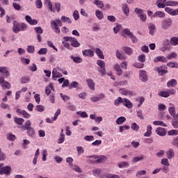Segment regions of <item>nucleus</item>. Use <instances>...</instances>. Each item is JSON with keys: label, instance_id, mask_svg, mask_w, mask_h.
<instances>
[{"label": "nucleus", "instance_id": "1", "mask_svg": "<svg viewBox=\"0 0 178 178\" xmlns=\"http://www.w3.org/2000/svg\"><path fill=\"white\" fill-rule=\"evenodd\" d=\"M63 40L66 42L69 41V42L71 43L72 47H73L74 48H79V47H80V43L79 42V41H77V39H76V38L65 36L63 38Z\"/></svg>", "mask_w": 178, "mask_h": 178}, {"label": "nucleus", "instance_id": "2", "mask_svg": "<svg viewBox=\"0 0 178 178\" xmlns=\"http://www.w3.org/2000/svg\"><path fill=\"white\" fill-rule=\"evenodd\" d=\"M97 64L100 67L99 70V73L102 74V76H105L106 74V70H105V62L102 60H98Z\"/></svg>", "mask_w": 178, "mask_h": 178}, {"label": "nucleus", "instance_id": "3", "mask_svg": "<svg viewBox=\"0 0 178 178\" xmlns=\"http://www.w3.org/2000/svg\"><path fill=\"white\" fill-rule=\"evenodd\" d=\"M172 19L168 18L166 19H164L162 22L161 27L163 30H166L172 26Z\"/></svg>", "mask_w": 178, "mask_h": 178}, {"label": "nucleus", "instance_id": "4", "mask_svg": "<svg viewBox=\"0 0 178 178\" xmlns=\"http://www.w3.org/2000/svg\"><path fill=\"white\" fill-rule=\"evenodd\" d=\"M11 168L9 166L3 167V164H0V175H10Z\"/></svg>", "mask_w": 178, "mask_h": 178}, {"label": "nucleus", "instance_id": "5", "mask_svg": "<svg viewBox=\"0 0 178 178\" xmlns=\"http://www.w3.org/2000/svg\"><path fill=\"white\" fill-rule=\"evenodd\" d=\"M139 76V79L141 81L145 82L148 80V75L145 70H140Z\"/></svg>", "mask_w": 178, "mask_h": 178}, {"label": "nucleus", "instance_id": "6", "mask_svg": "<svg viewBox=\"0 0 178 178\" xmlns=\"http://www.w3.org/2000/svg\"><path fill=\"white\" fill-rule=\"evenodd\" d=\"M16 112L17 113L22 115L23 118H24L25 119H30V118H31V115L24 110L17 108Z\"/></svg>", "mask_w": 178, "mask_h": 178}, {"label": "nucleus", "instance_id": "7", "mask_svg": "<svg viewBox=\"0 0 178 178\" xmlns=\"http://www.w3.org/2000/svg\"><path fill=\"white\" fill-rule=\"evenodd\" d=\"M25 19H26V22H27V23H29L31 26H35L38 23V21H37V19H31V17L30 15H26Z\"/></svg>", "mask_w": 178, "mask_h": 178}, {"label": "nucleus", "instance_id": "8", "mask_svg": "<svg viewBox=\"0 0 178 178\" xmlns=\"http://www.w3.org/2000/svg\"><path fill=\"white\" fill-rule=\"evenodd\" d=\"M13 24V31L14 33H19V31H21L20 24H19L17 21H14Z\"/></svg>", "mask_w": 178, "mask_h": 178}, {"label": "nucleus", "instance_id": "9", "mask_svg": "<svg viewBox=\"0 0 178 178\" xmlns=\"http://www.w3.org/2000/svg\"><path fill=\"white\" fill-rule=\"evenodd\" d=\"M122 104L124 106H126V108H128L129 109H131V108H133V103H131V102L127 98L123 99Z\"/></svg>", "mask_w": 178, "mask_h": 178}, {"label": "nucleus", "instance_id": "10", "mask_svg": "<svg viewBox=\"0 0 178 178\" xmlns=\"http://www.w3.org/2000/svg\"><path fill=\"white\" fill-rule=\"evenodd\" d=\"M86 83L90 90H92V91H95V82H94V80L91 79H87Z\"/></svg>", "mask_w": 178, "mask_h": 178}, {"label": "nucleus", "instance_id": "11", "mask_svg": "<svg viewBox=\"0 0 178 178\" xmlns=\"http://www.w3.org/2000/svg\"><path fill=\"white\" fill-rule=\"evenodd\" d=\"M156 133L158 134V136H161V137L166 136V130H165V128L157 127L156 129Z\"/></svg>", "mask_w": 178, "mask_h": 178}, {"label": "nucleus", "instance_id": "12", "mask_svg": "<svg viewBox=\"0 0 178 178\" xmlns=\"http://www.w3.org/2000/svg\"><path fill=\"white\" fill-rule=\"evenodd\" d=\"M83 56H88L89 58H92L94 56V51L91 49H86L82 51Z\"/></svg>", "mask_w": 178, "mask_h": 178}, {"label": "nucleus", "instance_id": "13", "mask_svg": "<svg viewBox=\"0 0 178 178\" xmlns=\"http://www.w3.org/2000/svg\"><path fill=\"white\" fill-rule=\"evenodd\" d=\"M154 63H158V62H163L164 63H166L168 60L163 56H159L154 58Z\"/></svg>", "mask_w": 178, "mask_h": 178}, {"label": "nucleus", "instance_id": "14", "mask_svg": "<svg viewBox=\"0 0 178 178\" xmlns=\"http://www.w3.org/2000/svg\"><path fill=\"white\" fill-rule=\"evenodd\" d=\"M62 74H60L58 70H56V68L53 69L52 71V77L53 80H56V79H59V77H62Z\"/></svg>", "mask_w": 178, "mask_h": 178}, {"label": "nucleus", "instance_id": "15", "mask_svg": "<svg viewBox=\"0 0 178 178\" xmlns=\"http://www.w3.org/2000/svg\"><path fill=\"white\" fill-rule=\"evenodd\" d=\"M152 136V126L151 124L147 125V131L144 134L145 137H151Z\"/></svg>", "mask_w": 178, "mask_h": 178}, {"label": "nucleus", "instance_id": "16", "mask_svg": "<svg viewBox=\"0 0 178 178\" xmlns=\"http://www.w3.org/2000/svg\"><path fill=\"white\" fill-rule=\"evenodd\" d=\"M166 0H157L156 2V5L158 8L163 9L166 6Z\"/></svg>", "mask_w": 178, "mask_h": 178}, {"label": "nucleus", "instance_id": "17", "mask_svg": "<svg viewBox=\"0 0 178 178\" xmlns=\"http://www.w3.org/2000/svg\"><path fill=\"white\" fill-rule=\"evenodd\" d=\"M116 57L118 58V59H120V60H124V59H126L127 58L124 53H121L120 51H119V50L116 51Z\"/></svg>", "mask_w": 178, "mask_h": 178}, {"label": "nucleus", "instance_id": "18", "mask_svg": "<svg viewBox=\"0 0 178 178\" xmlns=\"http://www.w3.org/2000/svg\"><path fill=\"white\" fill-rule=\"evenodd\" d=\"M155 70L158 72L159 76H163V74H166V73H168L167 70H163L162 67H156Z\"/></svg>", "mask_w": 178, "mask_h": 178}, {"label": "nucleus", "instance_id": "19", "mask_svg": "<svg viewBox=\"0 0 178 178\" xmlns=\"http://www.w3.org/2000/svg\"><path fill=\"white\" fill-rule=\"evenodd\" d=\"M26 133L28 136L31 138H34V137H35V131L34 130V128H30L29 129H27Z\"/></svg>", "mask_w": 178, "mask_h": 178}, {"label": "nucleus", "instance_id": "20", "mask_svg": "<svg viewBox=\"0 0 178 178\" xmlns=\"http://www.w3.org/2000/svg\"><path fill=\"white\" fill-rule=\"evenodd\" d=\"M166 16V15L165 14V12L163 11H156L154 13L153 17H161L163 18Z\"/></svg>", "mask_w": 178, "mask_h": 178}, {"label": "nucleus", "instance_id": "21", "mask_svg": "<svg viewBox=\"0 0 178 178\" xmlns=\"http://www.w3.org/2000/svg\"><path fill=\"white\" fill-rule=\"evenodd\" d=\"M0 73H2L6 77H8L9 71L8 70V67H0Z\"/></svg>", "mask_w": 178, "mask_h": 178}, {"label": "nucleus", "instance_id": "22", "mask_svg": "<svg viewBox=\"0 0 178 178\" xmlns=\"http://www.w3.org/2000/svg\"><path fill=\"white\" fill-rule=\"evenodd\" d=\"M129 166H130V164L127 161H122L118 163V168H120V169H124L129 168Z\"/></svg>", "mask_w": 178, "mask_h": 178}, {"label": "nucleus", "instance_id": "23", "mask_svg": "<svg viewBox=\"0 0 178 178\" xmlns=\"http://www.w3.org/2000/svg\"><path fill=\"white\" fill-rule=\"evenodd\" d=\"M95 54L97 55V56L100 59H104L105 58V56H104V52L102 51L101 49L96 48L95 49Z\"/></svg>", "mask_w": 178, "mask_h": 178}, {"label": "nucleus", "instance_id": "24", "mask_svg": "<svg viewBox=\"0 0 178 178\" xmlns=\"http://www.w3.org/2000/svg\"><path fill=\"white\" fill-rule=\"evenodd\" d=\"M177 86V81L176 79H172L167 82V87H175Z\"/></svg>", "mask_w": 178, "mask_h": 178}, {"label": "nucleus", "instance_id": "25", "mask_svg": "<svg viewBox=\"0 0 178 178\" xmlns=\"http://www.w3.org/2000/svg\"><path fill=\"white\" fill-rule=\"evenodd\" d=\"M114 70L116 72L118 76H122L123 71L122 70V68L120 67V65H115L114 66Z\"/></svg>", "mask_w": 178, "mask_h": 178}, {"label": "nucleus", "instance_id": "26", "mask_svg": "<svg viewBox=\"0 0 178 178\" xmlns=\"http://www.w3.org/2000/svg\"><path fill=\"white\" fill-rule=\"evenodd\" d=\"M31 128V122L30 120H27L25 124L22 127V129H23V130H29Z\"/></svg>", "mask_w": 178, "mask_h": 178}, {"label": "nucleus", "instance_id": "27", "mask_svg": "<svg viewBox=\"0 0 178 178\" xmlns=\"http://www.w3.org/2000/svg\"><path fill=\"white\" fill-rule=\"evenodd\" d=\"M148 27L149 30V34H151V35H154V33H155V30H156V27H155V24H149L148 25Z\"/></svg>", "mask_w": 178, "mask_h": 178}, {"label": "nucleus", "instance_id": "28", "mask_svg": "<svg viewBox=\"0 0 178 178\" xmlns=\"http://www.w3.org/2000/svg\"><path fill=\"white\" fill-rule=\"evenodd\" d=\"M165 6H177L178 2L174 1H168L166 0L165 2Z\"/></svg>", "mask_w": 178, "mask_h": 178}, {"label": "nucleus", "instance_id": "29", "mask_svg": "<svg viewBox=\"0 0 178 178\" xmlns=\"http://www.w3.org/2000/svg\"><path fill=\"white\" fill-rule=\"evenodd\" d=\"M122 50L127 54V55H132L133 54V49L129 47H124Z\"/></svg>", "mask_w": 178, "mask_h": 178}, {"label": "nucleus", "instance_id": "30", "mask_svg": "<svg viewBox=\"0 0 178 178\" xmlns=\"http://www.w3.org/2000/svg\"><path fill=\"white\" fill-rule=\"evenodd\" d=\"M54 90V86H52L51 83H50L49 86H46L45 88V93L47 95H49L51 94V91Z\"/></svg>", "mask_w": 178, "mask_h": 178}, {"label": "nucleus", "instance_id": "31", "mask_svg": "<svg viewBox=\"0 0 178 178\" xmlns=\"http://www.w3.org/2000/svg\"><path fill=\"white\" fill-rule=\"evenodd\" d=\"M165 12H166L169 15H171V16H175V10H173L172 8H170L169 7L165 8Z\"/></svg>", "mask_w": 178, "mask_h": 178}, {"label": "nucleus", "instance_id": "32", "mask_svg": "<svg viewBox=\"0 0 178 178\" xmlns=\"http://www.w3.org/2000/svg\"><path fill=\"white\" fill-rule=\"evenodd\" d=\"M105 159H106V156H102L99 157L97 160L94 161L92 163H102L104 162Z\"/></svg>", "mask_w": 178, "mask_h": 178}, {"label": "nucleus", "instance_id": "33", "mask_svg": "<svg viewBox=\"0 0 178 178\" xmlns=\"http://www.w3.org/2000/svg\"><path fill=\"white\" fill-rule=\"evenodd\" d=\"M14 122L15 123H16L17 124H19V126H21V124H23V123H24V119L23 118H19L17 117H15L14 118Z\"/></svg>", "mask_w": 178, "mask_h": 178}, {"label": "nucleus", "instance_id": "34", "mask_svg": "<svg viewBox=\"0 0 178 178\" xmlns=\"http://www.w3.org/2000/svg\"><path fill=\"white\" fill-rule=\"evenodd\" d=\"M70 58L72 59L74 63H81V62H83V59L80 57H74V56H71Z\"/></svg>", "mask_w": 178, "mask_h": 178}, {"label": "nucleus", "instance_id": "35", "mask_svg": "<svg viewBox=\"0 0 178 178\" xmlns=\"http://www.w3.org/2000/svg\"><path fill=\"white\" fill-rule=\"evenodd\" d=\"M153 124H154V126H162L163 127H168V125H166L163 121H154Z\"/></svg>", "mask_w": 178, "mask_h": 178}, {"label": "nucleus", "instance_id": "36", "mask_svg": "<svg viewBox=\"0 0 178 178\" xmlns=\"http://www.w3.org/2000/svg\"><path fill=\"white\" fill-rule=\"evenodd\" d=\"M30 80H31V79H30V76H22L21 78V83L22 84H26L27 83H30Z\"/></svg>", "mask_w": 178, "mask_h": 178}, {"label": "nucleus", "instance_id": "37", "mask_svg": "<svg viewBox=\"0 0 178 178\" xmlns=\"http://www.w3.org/2000/svg\"><path fill=\"white\" fill-rule=\"evenodd\" d=\"M94 5H96V6H97V8H100V9H102V8H104V3L102 1L99 0H95L93 2Z\"/></svg>", "mask_w": 178, "mask_h": 178}, {"label": "nucleus", "instance_id": "38", "mask_svg": "<svg viewBox=\"0 0 178 178\" xmlns=\"http://www.w3.org/2000/svg\"><path fill=\"white\" fill-rule=\"evenodd\" d=\"M170 44L171 45H178V38L177 37H172L170 38Z\"/></svg>", "mask_w": 178, "mask_h": 178}, {"label": "nucleus", "instance_id": "39", "mask_svg": "<svg viewBox=\"0 0 178 178\" xmlns=\"http://www.w3.org/2000/svg\"><path fill=\"white\" fill-rule=\"evenodd\" d=\"M167 156L168 159H172V158L175 156V151H173L172 149H170L169 151L167 152Z\"/></svg>", "mask_w": 178, "mask_h": 178}, {"label": "nucleus", "instance_id": "40", "mask_svg": "<svg viewBox=\"0 0 178 178\" xmlns=\"http://www.w3.org/2000/svg\"><path fill=\"white\" fill-rule=\"evenodd\" d=\"M126 122V118L124 117H120L117 119L116 120V124H123Z\"/></svg>", "mask_w": 178, "mask_h": 178}, {"label": "nucleus", "instance_id": "41", "mask_svg": "<svg viewBox=\"0 0 178 178\" xmlns=\"http://www.w3.org/2000/svg\"><path fill=\"white\" fill-rule=\"evenodd\" d=\"M95 15L99 20H102V19H104V13L102 11L96 10Z\"/></svg>", "mask_w": 178, "mask_h": 178}, {"label": "nucleus", "instance_id": "42", "mask_svg": "<svg viewBox=\"0 0 178 178\" xmlns=\"http://www.w3.org/2000/svg\"><path fill=\"white\" fill-rule=\"evenodd\" d=\"M42 161H43V162H45V161H47V156H48V152L47 151V149L42 150Z\"/></svg>", "mask_w": 178, "mask_h": 178}, {"label": "nucleus", "instance_id": "43", "mask_svg": "<svg viewBox=\"0 0 178 178\" xmlns=\"http://www.w3.org/2000/svg\"><path fill=\"white\" fill-rule=\"evenodd\" d=\"M69 88L70 90H72V88H79V83L76 81H72L69 86Z\"/></svg>", "mask_w": 178, "mask_h": 178}, {"label": "nucleus", "instance_id": "44", "mask_svg": "<svg viewBox=\"0 0 178 178\" xmlns=\"http://www.w3.org/2000/svg\"><path fill=\"white\" fill-rule=\"evenodd\" d=\"M120 104H123V99L122 97H118L115 100L114 105H115V106H119Z\"/></svg>", "mask_w": 178, "mask_h": 178}, {"label": "nucleus", "instance_id": "45", "mask_svg": "<svg viewBox=\"0 0 178 178\" xmlns=\"http://www.w3.org/2000/svg\"><path fill=\"white\" fill-rule=\"evenodd\" d=\"M48 49L47 48H41L38 51V55H47Z\"/></svg>", "mask_w": 178, "mask_h": 178}, {"label": "nucleus", "instance_id": "46", "mask_svg": "<svg viewBox=\"0 0 178 178\" xmlns=\"http://www.w3.org/2000/svg\"><path fill=\"white\" fill-rule=\"evenodd\" d=\"M61 20L64 23H68V24H72V20L69 17H67L62 16L61 17Z\"/></svg>", "mask_w": 178, "mask_h": 178}, {"label": "nucleus", "instance_id": "47", "mask_svg": "<svg viewBox=\"0 0 178 178\" xmlns=\"http://www.w3.org/2000/svg\"><path fill=\"white\" fill-rule=\"evenodd\" d=\"M26 51H27L28 54H34V51H35V49L34 46L29 45L27 47Z\"/></svg>", "mask_w": 178, "mask_h": 178}, {"label": "nucleus", "instance_id": "48", "mask_svg": "<svg viewBox=\"0 0 178 178\" xmlns=\"http://www.w3.org/2000/svg\"><path fill=\"white\" fill-rule=\"evenodd\" d=\"M136 101L139 102V104H138V108H140V106H141V105L144 104V101H145V99H144V97H140L139 98H136Z\"/></svg>", "mask_w": 178, "mask_h": 178}, {"label": "nucleus", "instance_id": "49", "mask_svg": "<svg viewBox=\"0 0 178 178\" xmlns=\"http://www.w3.org/2000/svg\"><path fill=\"white\" fill-rule=\"evenodd\" d=\"M131 129H132V130H134L135 131H138L140 126H138L137 123L134 122L131 126Z\"/></svg>", "mask_w": 178, "mask_h": 178}, {"label": "nucleus", "instance_id": "50", "mask_svg": "<svg viewBox=\"0 0 178 178\" xmlns=\"http://www.w3.org/2000/svg\"><path fill=\"white\" fill-rule=\"evenodd\" d=\"M138 62H141L142 63H144V62H145V54H141L138 56Z\"/></svg>", "mask_w": 178, "mask_h": 178}, {"label": "nucleus", "instance_id": "51", "mask_svg": "<svg viewBox=\"0 0 178 178\" xmlns=\"http://www.w3.org/2000/svg\"><path fill=\"white\" fill-rule=\"evenodd\" d=\"M160 97H163L164 98H168L169 97V93L167 91H161L159 92Z\"/></svg>", "mask_w": 178, "mask_h": 178}, {"label": "nucleus", "instance_id": "52", "mask_svg": "<svg viewBox=\"0 0 178 178\" xmlns=\"http://www.w3.org/2000/svg\"><path fill=\"white\" fill-rule=\"evenodd\" d=\"M168 136H177L178 134V130L177 129H172L168 132Z\"/></svg>", "mask_w": 178, "mask_h": 178}, {"label": "nucleus", "instance_id": "53", "mask_svg": "<svg viewBox=\"0 0 178 178\" xmlns=\"http://www.w3.org/2000/svg\"><path fill=\"white\" fill-rule=\"evenodd\" d=\"M47 3L48 5V8L50 12H55V8H52V3H51V1L47 0Z\"/></svg>", "mask_w": 178, "mask_h": 178}, {"label": "nucleus", "instance_id": "54", "mask_svg": "<svg viewBox=\"0 0 178 178\" xmlns=\"http://www.w3.org/2000/svg\"><path fill=\"white\" fill-rule=\"evenodd\" d=\"M138 17H140V20L143 23H145V22H147V15L145 14H140L138 15Z\"/></svg>", "mask_w": 178, "mask_h": 178}, {"label": "nucleus", "instance_id": "55", "mask_svg": "<svg viewBox=\"0 0 178 178\" xmlns=\"http://www.w3.org/2000/svg\"><path fill=\"white\" fill-rule=\"evenodd\" d=\"M161 165H164V166H170V164L169 163V161L168 159H163L161 162Z\"/></svg>", "mask_w": 178, "mask_h": 178}, {"label": "nucleus", "instance_id": "56", "mask_svg": "<svg viewBox=\"0 0 178 178\" xmlns=\"http://www.w3.org/2000/svg\"><path fill=\"white\" fill-rule=\"evenodd\" d=\"M168 111L171 116H175L176 115V111L175 107H169Z\"/></svg>", "mask_w": 178, "mask_h": 178}, {"label": "nucleus", "instance_id": "57", "mask_svg": "<svg viewBox=\"0 0 178 178\" xmlns=\"http://www.w3.org/2000/svg\"><path fill=\"white\" fill-rule=\"evenodd\" d=\"M175 58H177V54L173 52L171 54L168 55L167 56V58L170 60L171 59H175Z\"/></svg>", "mask_w": 178, "mask_h": 178}, {"label": "nucleus", "instance_id": "58", "mask_svg": "<svg viewBox=\"0 0 178 178\" xmlns=\"http://www.w3.org/2000/svg\"><path fill=\"white\" fill-rule=\"evenodd\" d=\"M44 110H45V107H44V106L42 105L36 106L37 112H44Z\"/></svg>", "mask_w": 178, "mask_h": 178}, {"label": "nucleus", "instance_id": "59", "mask_svg": "<svg viewBox=\"0 0 178 178\" xmlns=\"http://www.w3.org/2000/svg\"><path fill=\"white\" fill-rule=\"evenodd\" d=\"M92 173L94 176L98 177L99 175H101V170L95 168L92 170Z\"/></svg>", "mask_w": 178, "mask_h": 178}, {"label": "nucleus", "instance_id": "60", "mask_svg": "<svg viewBox=\"0 0 178 178\" xmlns=\"http://www.w3.org/2000/svg\"><path fill=\"white\" fill-rule=\"evenodd\" d=\"M35 6L38 9H41V8H42V1H41V0H36Z\"/></svg>", "mask_w": 178, "mask_h": 178}, {"label": "nucleus", "instance_id": "61", "mask_svg": "<svg viewBox=\"0 0 178 178\" xmlns=\"http://www.w3.org/2000/svg\"><path fill=\"white\" fill-rule=\"evenodd\" d=\"M1 87L3 89H9L10 88V84L8 82H3V83L1 84Z\"/></svg>", "mask_w": 178, "mask_h": 178}, {"label": "nucleus", "instance_id": "62", "mask_svg": "<svg viewBox=\"0 0 178 178\" xmlns=\"http://www.w3.org/2000/svg\"><path fill=\"white\" fill-rule=\"evenodd\" d=\"M34 30H35L36 34H40V35H41V34H42V33H43L42 28H41V26L35 27V28L34 29Z\"/></svg>", "mask_w": 178, "mask_h": 178}, {"label": "nucleus", "instance_id": "63", "mask_svg": "<svg viewBox=\"0 0 178 178\" xmlns=\"http://www.w3.org/2000/svg\"><path fill=\"white\" fill-rule=\"evenodd\" d=\"M13 6L16 10H20V9H22V6L17 3H13Z\"/></svg>", "mask_w": 178, "mask_h": 178}, {"label": "nucleus", "instance_id": "64", "mask_svg": "<svg viewBox=\"0 0 178 178\" xmlns=\"http://www.w3.org/2000/svg\"><path fill=\"white\" fill-rule=\"evenodd\" d=\"M172 144V145L178 148V136H177L176 138L173 139Z\"/></svg>", "mask_w": 178, "mask_h": 178}]
</instances>
